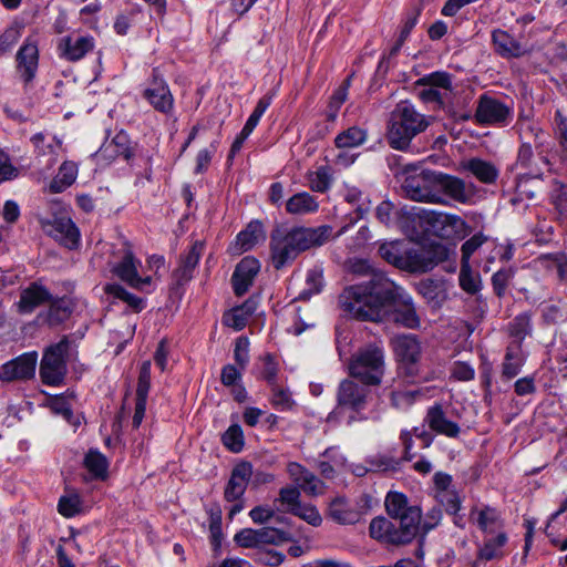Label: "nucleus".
Masks as SVG:
<instances>
[{"label":"nucleus","instance_id":"51","mask_svg":"<svg viewBox=\"0 0 567 567\" xmlns=\"http://www.w3.org/2000/svg\"><path fill=\"white\" fill-rule=\"evenodd\" d=\"M300 496H301V491L298 486L297 487L287 486V487H282L279 491V497L277 501L286 506V508H285L286 512L290 513L291 508H296L301 504Z\"/></svg>","mask_w":567,"mask_h":567},{"label":"nucleus","instance_id":"7","mask_svg":"<svg viewBox=\"0 0 567 567\" xmlns=\"http://www.w3.org/2000/svg\"><path fill=\"white\" fill-rule=\"evenodd\" d=\"M72 357V342L64 336L58 343L49 346L40 363V377L44 384L61 385L66 375V361Z\"/></svg>","mask_w":567,"mask_h":567},{"label":"nucleus","instance_id":"19","mask_svg":"<svg viewBox=\"0 0 567 567\" xmlns=\"http://www.w3.org/2000/svg\"><path fill=\"white\" fill-rule=\"evenodd\" d=\"M94 47L92 35H66L60 40L58 49L62 58L75 62L83 59Z\"/></svg>","mask_w":567,"mask_h":567},{"label":"nucleus","instance_id":"4","mask_svg":"<svg viewBox=\"0 0 567 567\" xmlns=\"http://www.w3.org/2000/svg\"><path fill=\"white\" fill-rule=\"evenodd\" d=\"M430 126V120L408 102H400L391 112L386 141L393 150L408 151L412 140Z\"/></svg>","mask_w":567,"mask_h":567},{"label":"nucleus","instance_id":"30","mask_svg":"<svg viewBox=\"0 0 567 567\" xmlns=\"http://www.w3.org/2000/svg\"><path fill=\"white\" fill-rule=\"evenodd\" d=\"M319 208L317 198L307 192H300L286 202V212L290 215H307Z\"/></svg>","mask_w":567,"mask_h":567},{"label":"nucleus","instance_id":"34","mask_svg":"<svg viewBox=\"0 0 567 567\" xmlns=\"http://www.w3.org/2000/svg\"><path fill=\"white\" fill-rule=\"evenodd\" d=\"M408 243L403 240H394L383 243L379 247V254L386 262L402 269L404 256L406 254Z\"/></svg>","mask_w":567,"mask_h":567},{"label":"nucleus","instance_id":"55","mask_svg":"<svg viewBox=\"0 0 567 567\" xmlns=\"http://www.w3.org/2000/svg\"><path fill=\"white\" fill-rule=\"evenodd\" d=\"M419 84L436 87L439 90H451V76L446 72H433L419 80Z\"/></svg>","mask_w":567,"mask_h":567},{"label":"nucleus","instance_id":"41","mask_svg":"<svg viewBox=\"0 0 567 567\" xmlns=\"http://www.w3.org/2000/svg\"><path fill=\"white\" fill-rule=\"evenodd\" d=\"M105 292L120 300L126 302L133 310L141 311L145 307L144 299L128 292L124 287L118 284H110L105 287Z\"/></svg>","mask_w":567,"mask_h":567},{"label":"nucleus","instance_id":"43","mask_svg":"<svg viewBox=\"0 0 567 567\" xmlns=\"http://www.w3.org/2000/svg\"><path fill=\"white\" fill-rule=\"evenodd\" d=\"M507 536L499 533L497 536L488 539L481 548L478 557L484 560H492L503 556L502 547L506 544Z\"/></svg>","mask_w":567,"mask_h":567},{"label":"nucleus","instance_id":"26","mask_svg":"<svg viewBox=\"0 0 567 567\" xmlns=\"http://www.w3.org/2000/svg\"><path fill=\"white\" fill-rule=\"evenodd\" d=\"M393 319L396 323L408 329H417L421 324L420 317L413 305L412 298L403 292L396 300Z\"/></svg>","mask_w":567,"mask_h":567},{"label":"nucleus","instance_id":"23","mask_svg":"<svg viewBox=\"0 0 567 567\" xmlns=\"http://www.w3.org/2000/svg\"><path fill=\"white\" fill-rule=\"evenodd\" d=\"M52 295L39 282H32L20 292L17 303L18 311L22 315L31 313L35 308L51 301Z\"/></svg>","mask_w":567,"mask_h":567},{"label":"nucleus","instance_id":"38","mask_svg":"<svg viewBox=\"0 0 567 567\" xmlns=\"http://www.w3.org/2000/svg\"><path fill=\"white\" fill-rule=\"evenodd\" d=\"M365 140L367 132L358 126H352L338 134L334 143L338 148H352L360 146Z\"/></svg>","mask_w":567,"mask_h":567},{"label":"nucleus","instance_id":"13","mask_svg":"<svg viewBox=\"0 0 567 567\" xmlns=\"http://www.w3.org/2000/svg\"><path fill=\"white\" fill-rule=\"evenodd\" d=\"M40 225L45 234L63 246L72 249L79 243V230L71 218L62 216L40 217Z\"/></svg>","mask_w":567,"mask_h":567},{"label":"nucleus","instance_id":"47","mask_svg":"<svg viewBox=\"0 0 567 567\" xmlns=\"http://www.w3.org/2000/svg\"><path fill=\"white\" fill-rule=\"evenodd\" d=\"M423 250L425 251L427 270L433 269L440 262H443L449 257V250L442 244H430L429 246H424Z\"/></svg>","mask_w":567,"mask_h":567},{"label":"nucleus","instance_id":"56","mask_svg":"<svg viewBox=\"0 0 567 567\" xmlns=\"http://www.w3.org/2000/svg\"><path fill=\"white\" fill-rule=\"evenodd\" d=\"M344 198L348 203L358 205L355 208L357 217L351 220L352 224L362 218L368 213L370 202L367 200V204L364 202L361 203L363 194L360 189L354 187L349 188L344 195Z\"/></svg>","mask_w":567,"mask_h":567},{"label":"nucleus","instance_id":"37","mask_svg":"<svg viewBox=\"0 0 567 567\" xmlns=\"http://www.w3.org/2000/svg\"><path fill=\"white\" fill-rule=\"evenodd\" d=\"M425 220L433 227L442 226V230H444L445 227H451L454 231L460 233L466 227L465 220L453 214L429 212L425 216Z\"/></svg>","mask_w":567,"mask_h":567},{"label":"nucleus","instance_id":"35","mask_svg":"<svg viewBox=\"0 0 567 567\" xmlns=\"http://www.w3.org/2000/svg\"><path fill=\"white\" fill-rule=\"evenodd\" d=\"M136 144H133L130 140V136L125 132H118L111 143L102 150V154L106 153L109 150L116 156H122L125 161H131L135 155Z\"/></svg>","mask_w":567,"mask_h":567},{"label":"nucleus","instance_id":"9","mask_svg":"<svg viewBox=\"0 0 567 567\" xmlns=\"http://www.w3.org/2000/svg\"><path fill=\"white\" fill-rule=\"evenodd\" d=\"M391 344L405 375H416L417 362L422 352L419 338L411 333L399 334L392 338Z\"/></svg>","mask_w":567,"mask_h":567},{"label":"nucleus","instance_id":"15","mask_svg":"<svg viewBox=\"0 0 567 567\" xmlns=\"http://www.w3.org/2000/svg\"><path fill=\"white\" fill-rule=\"evenodd\" d=\"M143 96L157 112L167 114L174 107V99L171 90L157 69L153 70L152 80L144 90Z\"/></svg>","mask_w":567,"mask_h":567},{"label":"nucleus","instance_id":"14","mask_svg":"<svg viewBox=\"0 0 567 567\" xmlns=\"http://www.w3.org/2000/svg\"><path fill=\"white\" fill-rule=\"evenodd\" d=\"M37 362L38 353L35 351L25 352L1 367L0 380L12 382L32 379L35 373Z\"/></svg>","mask_w":567,"mask_h":567},{"label":"nucleus","instance_id":"48","mask_svg":"<svg viewBox=\"0 0 567 567\" xmlns=\"http://www.w3.org/2000/svg\"><path fill=\"white\" fill-rule=\"evenodd\" d=\"M82 502L78 494L61 496L58 511L64 517H73L81 512Z\"/></svg>","mask_w":567,"mask_h":567},{"label":"nucleus","instance_id":"16","mask_svg":"<svg viewBox=\"0 0 567 567\" xmlns=\"http://www.w3.org/2000/svg\"><path fill=\"white\" fill-rule=\"evenodd\" d=\"M141 261L135 258L130 248L124 249L122 259L113 267V272L130 287L135 289H143L152 281L150 276L143 278L138 275L137 268Z\"/></svg>","mask_w":567,"mask_h":567},{"label":"nucleus","instance_id":"20","mask_svg":"<svg viewBox=\"0 0 567 567\" xmlns=\"http://www.w3.org/2000/svg\"><path fill=\"white\" fill-rule=\"evenodd\" d=\"M287 471L290 478L297 484L300 491L307 495L318 496L323 494L326 484L299 463H289Z\"/></svg>","mask_w":567,"mask_h":567},{"label":"nucleus","instance_id":"39","mask_svg":"<svg viewBox=\"0 0 567 567\" xmlns=\"http://www.w3.org/2000/svg\"><path fill=\"white\" fill-rule=\"evenodd\" d=\"M509 336L514 338L511 343H519L530 334L532 323L530 316L528 313H520L516 316L508 326Z\"/></svg>","mask_w":567,"mask_h":567},{"label":"nucleus","instance_id":"62","mask_svg":"<svg viewBox=\"0 0 567 567\" xmlns=\"http://www.w3.org/2000/svg\"><path fill=\"white\" fill-rule=\"evenodd\" d=\"M223 322L227 327H230L237 331L244 329L248 322V318L243 312V309H238L237 307L226 312L223 317Z\"/></svg>","mask_w":567,"mask_h":567},{"label":"nucleus","instance_id":"36","mask_svg":"<svg viewBox=\"0 0 567 567\" xmlns=\"http://www.w3.org/2000/svg\"><path fill=\"white\" fill-rule=\"evenodd\" d=\"M401 270L410 272L429 271L425 251L423 250V247H410V245L408 244L406 254L404 256V261Z\"/></svg>","mask_w":567,"mask_h":567},{"label":"nucleus","instance_id":"58","mask_svg":"<svg viewBox=\"0 0 567 567\" xmlns=\"http://www.w3.org/2000/svg\"><path fill=\"white\" fill-rule=\"evenodd\" d=\"M556 136L560 146V158L567 159V120L561 116L559 111L556 112Z\"/></svg>","mask_w":567,"mask_h":567},{"label":"nucleus","instance_id":"11","mask_svg":"<svg viewBox=\"0 0 567 567\" xmlns=\"http://www.w3.org/2000/svg\"><path fill=\"white\" fill-rule=\"evenodd\" d=\"M436 192V204H446L445 196L460 204H470L475 195V186L473 184L467 185L460 177L437 172Z\"/></svg>","mask_w":567,"mask_h":567},{"label":"nucleus","instance_id":"44","mask_svg":"<svg viewBox=\"0 0 567 567\" xmlns=\"http://www.w3.org/2000/svg\"><path fill=\"white\" fill-rule=\"evenodd\" d=\"M435 499L439 502L441 506L444 507L445 512L450 515L455 516L454 523L458 524L456 515L462 506V499L455 488H451L444 493H440L435 495Z\"/></svg>","mask_w":567,"mask_h":567},{"label":"nucleus","instance_id":"28","mask_svg":"<svg viewBox=\"0 0 567 567\" xmlns=\"http://www.w3.org/2000/svg\"><path fill=\"white\" fill-rule=\"evenodd\" d=\"M464 171L471 173L483 184H494L499 175L498 168L491 162L473 157L462 163Z\"/></svg>","mask_w":567,"mask_h":567},{"label":"nucleus","instance_id":"22","mask_svg":"<svg viewBox=\"0 0 567 567\" xmlns=\"http://www.w3.org/2000/svg\"><path fill=\"white\" fill-rule=\"evenodd\" d=\"M492 42L495 52L504 59L520 58L529 52L525 44L502 29L492 32Z\"/></svg>","mask_w":567,"mask_h":567},{"label":"nucleus","instance_id":"25","mask_svg":"<svg viewBox=\"0 0 567 567\" xmlns=\"http://www.w3.org/2000/svg\"><path fill=\"white\" fill-rule=\"evenodd\" d=\"M39 61L38 47L34 43H24L17 53L18 72L25 84L30 83L37 73Z\"/></svg>","mask_w":567,"mask_h":567},{"label":"nucleus","instance_id":"46","mask_svg":"<svg viewBox=\"0 0 567 567\" xmlns=\"http://www.w3.org/2000/svg\"><path fill=\"white\" fill-rule=\"evenodd\" d=\"M367 463L369 464V471H379V472H388V471H398L401 465V460L394 458L392 456L388 455H374L370 456L367 460Z\"/></svg>","mask_w":567,"mask_h":567},{"label":"nucleus","instance_id":"54","mask_svg":"<svg viewBox=\"0 0 567 567\" xmlns=\"http://www.w3.org/2000/svg\"><path fill=\"white\" fill-rule=\"evenodd\" d=\"M487 240L482 233H477L467 239L461 247V264H470L472 255Z\"/></svg>","mask_w":567,"mask_h":567},{"label":"nucleus","instance_id":"21","mask_svg":"<svg viewBox=\"0 0 567 567\" xmlns=\"http://www.w3.org/2000/svg\"><path fill=\"white\" fill-rule=\"evenodd\" d=\"M252 475V466L248 462L237 464L233 471L230 478L225 487L224 496L227 502H235L239 499L248 485Z\"/></svg>","mask_w":567,"mask_h":567},{"label":"nucleus","instance_id":"42","mask_svg":"<svg viewBox=\"0 0 567 567\" xmlns=\"http://www.w3.org/2000/svg\"><path fill=\"white\" fill-rule=\"evenodd\" d=\"M257 537V545H279L290 540V536L287 532H284L274 527H262L255 529Z\"/></svg>","mask_w":567,"mask_h":567},{"label":"nucleus","instance_id":"27","mask_svg":"<svg viewBox=\"0 0 567 567\" xmlns=\"http://www.w3.org/2000/svg\"><path fill=\"white\" fill-rule=\"evenodd\" d=\"M526 362L525 354L519 343H509L506 348L502 363L501 377L503 380H512L517 377Z\"/></svg>","mask_w":567,"mask_h":567},{"label":"nucleus","instance_id":"33","mask_svg":"<svg viewBox=\"0 0 567 567\" xmlns=\"http://www.w3.org/2000/svg\"><path fill=\"white\" fill-rule=\"evenodd\" d=\"M265 239L264 225L259 220L250 221L246 229L237 235V245L240 250L248 251Z\"/></svg>","mask_w":567,"mask_h":567},{"label":"nucleus","instance_id":"60","mask_svg":"<svg viewBox=\"0 0 567 567\" xmlns=\"http://www.w3.org/2000/svg\"><path fill=\"white\" fill-rule=\"evenodd\" d=\"M539 185L540 183H534V181L529 176H515V187L517 194L525 196L528 199L535 197L536 190L539 187Z\"/></svg>","mask_w":567,"mask_h":567},{"label":"nucleus","instance_id":"12","mask_svg":"<svg viewBox=\"0 0 567 567\" xmlns=\"http://www.w3.org/2000/svg\"><path fill=\"white\" fill-rule=\"evenodd\" d=\"M474 117L478 124L506 126L513 118V111L503 102L483 94L478 99Z\"/></svg>","mask_w":567,"mask_h":567},{"label":"nucleus","instance_id":"61","mask_svg":"<svg viewBox=\"0 0 567 567\" xmlns=\"http://www.w3.org/2000/svg\"><path fill=\"white\" fill-rule=\"evenodd\" d=\"M307 288L300 293L301 299H309L312 295L320 292L322 288V275L317 270H310L307 275Z\"/></svg>","mask_w":567,"mask_h":567},{"label":"nucleus","instance_id":"2","mask_svg":"<svg viewBox=\"0 0 567 567\" xmlns=\"http://www.w3.org/2000/svg\"><path fill=\"white\" fill-rule=\"evenodd\" d=\"M385 508L391 519L374 517L369 526L370 536L388 545L411 543L421 524V508L409 506L406 496L399 492L386 495Z\"/></svg>","mask_w":567,"mask_h":567},{"label":"nucleus","instance_id":"32","mask_svg":"<svg viewBox=\"0 0 567 567\" xmlns=\"http://www.w3.org/2000/svg\"><path fill=\"white\" fill-rule=\"evenodd\" d=\"M78 165L74 162L65 161L59 168L58 174L51 181L49 189L51 193L56 194L65 190L76 179Z\"/></svg>","mask_w":567,"mask_h":567},{"label":"nucleus","instance_id":"63","mask_svg":"<svg viewBox=\"0 0 567 567\" xmlns=\"http://www.w3.org/2000/svg\"><path fill=\"white\" fill-rule=\"evenodd\" d=\"M49 406L53 413L63 416V419H65L70 423L72 422L73 412L70 403L64 396L60 395L52 398L49 401Z\"/></svg>","mask_w":567,"mask_h":567},{"label":"nucleus","instance_id":"6","mask_svg":"<svg viewBox=\"0 0 567 567\" xmlns=\"http://www.w3.org/2000/svg\"><path fill=\"white\" fill-rule=\"evenodd\" d=\"M384 350L377 344H368L361 348L349 364L351 378L365 385H379L384 375Z\"/></svg>","mask_w":567,"mask_h":567},{"label":"nucleus","instance_id":"64","mask_svg":"<svg viewBox=\"0 0 567 567\" xmlns=\"http://www.w3.org/2000/svg\"><path fill=\"white\" fill-rule=\"evenodd\" d=\"M234 359L237 364L244 369L249 361V341L245 337H239L236 340Z\"/></svg>","mask_w":567,"mask_h":567},{"label":"nucleus","instance_id":"40","mask_svg":"<svg viewBox=\"0 0 567 567\" xmlns=\"http://www.w3.org/2000/svg\"><path fill=\"white\" fill-rule=\"evenodd\" d=\"M87 471L96 478H104L107 474L109 462L106 457L96 450H90L84 458Z\"/></svg>","mask_w":567,"mask_h":567},{"label":"nucleus","instance_id":"52","mask_svg":"<svg viewBox=\"0 0 567 567\" xmlns=\"http://www.w3.org/2000/svg\"><path fill=\"white\" fill-rule=\"evenodd\" d=\"M151 388V361H144L140 369V375L136 388V398L147 400Z\"/></svg>","mask_w":567,"mask_h":567},{"label":"nucleus","instance_id":"1","mask_svg":"<svg viewBox=\"0 0 567 567\" xmlns=\"http://www.w3.org/2000/svg\"><path fill=\"white\" fill-rule=\"evenodd\" d=\"M404 290L390 280L384 272H373L364 285L346 288L339 296L340 308L350 317L362 321L381 320L385 306L395 303Z\"/></svg>","mask_w":567,"mask_h":567},{"label":"nucleus","instance_id":"3","mask_svg":"<svg viewBox=\"0 0 567 567\" xmlns=\"http://www.w3.org/2000/svg\"><path fill=\"white\" fill-rule=\"evenodd\" d=\"M332 236V227L295 226L275 228L270 234V260L276 270L291 265L300 254L324 245Z\"/></svg>","mask_w":567,"mask_h":567},{"label":"nucleus","instance_id":"31","mask_svg":"<svg viewBox=\"0 0 567 567\" xmlns=\"http://www.w3.org/2000/svg\"><path fill=\"white\" fill-rule=\"evenodd\" d=\"M49 310L47 313L41 317H43V322H47L51 327L59 326L66 321L71 313H72V307L71 302L65 298H58L51 299Z\"/></svg>","mask_w":567,"mask_h":567},{"label":"nucleus","instance_id":"24","mask_svg":"<svg viewBox=\"0 0 567 567\" xmlns=\"http://www.w3.org/2000/svg\"><path fill=\"white\" fill-rule=\"evenodd\" d=\"M203 251L204 244L197 240L192 245L187 254L181 257L179 265L173 272V277L178 286L185 285L193 278V272L199 262Z\"/></svg>","mask_w":567,"mask_h":567},{"label":"nucleus","instance_id":"18","mask_svg":"<svg viewBox=\"0 0 567 567\" xmlns=\"http://www.w3.org/2000/svg\"><path fill=\"white\" fill-rule=\"evenodd\" d=\"M259 270L260 264L254 257H245L237 264L231 276L233 288L236 296H243L249 290Z\"/></svg>","mask_w":567,"mask_h":567},{"label":"nucleus","instance_id":"5","mask_svg":"<svg viewBox=\"0 0 567 567\" xmlns=\"http://www.w3.org/2000/svg\"><path fill=\"white\" fill-rule=\"evenodd\" d=\"M528 134L534 137L537 155H535L530 142H523L518 148L517 158L512 166V171H517L515 176H529L534 183L539 184L543 179L544 169L549 165V161L543 151L547 135L542 128L533 124H528L522 137L528 138Z\"/></svg>","mask_w":567,"mask_h":567},{"label":"nucleus","instance_id":"53","mask_svg":"<svg viewBox=\"0 0 567 567\" xmlns=\"http://www.w3.org/2000/svg\"><path fill=\"white\" fill-rule=\"evenodd\" d=\"M272 396L271 403L279 411H288L291 410L295 405V401L291 396V393L288 390L276 385L271 388Z\"/></svg>","mask_w":567,"mask_h":567},{"label":"nucleus","instance_id":"57","mask_svg":"<svg viewBox=\"0 0 567 567\" xmlns=\"http://www.w3.org/2000/svg\"><path fill=\"white\" fill-rule=\"evenodd\" d=\"M513 276L514 271L509 268L499 269L493 275L492 285L497 297H503L505 295L508 282Z\"/></svg>","mask_w":567,"mask_h":567},{"label":"nucleus","instance_id":"50","mask_svg":"<svg viewBox=\"0 0 567 567\" xmlns=\"http://www.w3.org/2000/svg\"><path fill=\"white\" fill-rule=\"evenodd\" d=\"M458 280L461 288L467 293L474 295L481 288L480 280L473 275L470 264H461Z\"/></svg>","mask_w":567,"mask_h":567},{"label":"nucleus","instance_id":"45","mask_svg":"<svg viewBox=\"0 0 567 567\" xmlns=\"http://www.w3.org/2000/svg\"><path fill=\"white\" fill-rule=\"evenodd\" d=\"M221 442L230 452L239 453L245 444L241 427L238 424L230 425L223 434Z\"/></svg>","mask_w":567,"mask_h":567},{"label":"nucleus","instance_id":"10","mask_svg":"<svg viewBox=\"0 0 567 567\" xmlns=\"http://www.w3.org/2000/svg\"><path fill=\"white\" fill-rule=\"evenodd\" d=\"M357 379H344L337 389V409L348 410L355 413L361 412L368 405L370 385L360 384Z\"/></svg>","mask_w":567,"mask_h":567},{"label":"nucleus","instance_id":"17","mask_svg":"<svg viewBox=\"0 0 567 567\" xmlns=\"http://www.w3.org/2000/svg\"><path fill=\"white\" fill-rule=\"evenodd\" d=\"M424 422L431 431L450 439H456L461 433L460 425L447 417L441 403H435L427 409Z\"/></svg>","mask_w":567,"mask_h":567},{"label":"nucleus","instance_id":"49","mask_svg":"<svg viewBox=\"0 0 567 567\" xmlns=\"http://www.w3.org/2000/svg\"><path fill=\"white\" fill-rule=\"evenodd\" d=\"M290 514L298 516L308 524L317 527L321 525L322 517L316 506L310 504H300L296 508L290 509Z\"/></svg>","mask_w":567,"mask_h":567},{"label":"nucleus","instance_id":"29","mask_svg":"<svg viewBox=\"0 0 567 567\" xmlns=\"http://www.w3.org/2000/svg\"><path fill=\"white\" fill-rule=\"evenodd\" d=\"M328 515L339 524H354L359 520V512L341 496L333 498L328 507Z\"/></svg>","mask_w":567,"mask_h":567},{"label":"nucleus","instance_id":"8","mask_svg":"<svg viewBox=\"0 0 567 567\" xmlns=\"http://www.w3.org/2000/svg\"><path fill=\"white\" fill-rule=\"evenodd\" d=\"M437 172L422 169L408 174L402 183L405 196L414 202L436 204Z\"/></svg>","mask_w":567,"mask_h":567},{"label":"nucleus","instance_id":"59","mask_svg":"<svg viewBox=\"0 0 567 567\" xmlns=\"http://www.w3.org/2000/svg\"><path fill=\"white\" fill-rule=\"evenodd\" d=\"M331 185V176L328 167H319L310 178V187L315 192L323 193Z\"/></svg>","mask_w":567,"mask_h":567}]
</instances>
